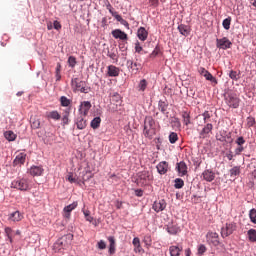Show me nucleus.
<instances>
[{
    "instance_id": "nucleus-37",
    "label": "nucleus",
    "mask_w": 256,
    "mask_h": 256,
    "mask_svg": "<svg viewBox=\"0 0 256 256\" xmlns=\"http://www.w3.org/2000/svg\"><path fill=\"white\" fill-rule=\"evenodd\" d=\"M66 181H69V183H77L79 185V183H81V180H79V178L75 177L73 175V173H68V175L66 176Z\"/></svg>"
},
{
    "instance_id": "nucleus-47",
    "label": "nucleus",
    "mask_w": 256,
    "mask_h": 256,
    "mask_svg": "<svg viewBox=\"0 0 256 256\" xmlns=\"http://www.w3.org/2000/svg\"><path fill=\"white\" fill-rule=\"evenodd\" d=\"M143 242L145 243V245H147V247H151L153 240L151 239V236L149 234H146L143 238Z\"/></svg>"
},
{
    "instance_id": "nucleus-32",
    "label": "nucleus",
    "mask_w": 256,
    "mask_h": 256,
    "mask_svg": "<svg viewBox=\"0 0 256 256\" xmlns=\"http://www.w3.org/2000/svg\"><path fill=\"white\" fill-rule=\"evenodd\" d=\"M182 119H183V123L184 125H191V114H189V112L187 111H183L182 112Z\"/></svg>"
},
{
    "instance_id": "nucleus-57",
    "label": "nucleus",
    "mask_w": 256,
    "mask_h": 256,
    "mask_svg": "<svg viewBox=\"0 0 256 256\" xmlns=\"http://www.w3.org/2000/svg\"><path fill=\"white\" fill-rule=\"evenodd\" d=\"M4 233L6 237H13V229L11 227H5Z\"/></svg>"
},
{
    "instance_id": "nucleus-63",
    "label": "nucleus",
    "mask_w": 256,
    "mask_h": 256,
    "mask_svg": "<svg viewBox=\"0 0 256 256\" xmlns=\"http://www.w3.org/2000/svg\"><path fill=\"white\" fill-rule=\"evenodd\" d=\"M151 7H158L159 0H149Z\"/></svg>"
},
{
    "instance_id": "nucleus-35",
    "label": "nucleus",
    "mask_w": 256,
    "mask_h": 256,
    "mask_svg": "<svg viewBox=\"0 0 256 256\" xmlns=\"http://www.w3.org/2000/svg\"><path fill=\"white\" fill-rule=\"evenodd\" d=\"M32 129H39L41 127V121L35 117L30 118Z\"/></svg>"
},
{
    "instance_id": "nucleus-1",
    "label": "nucleus",
    "mask_w": 256,
    "mask_h": 256,
    "mask_svg": "<svg viewBox=\"0 0 256 256\" xmlns=\"http://www.w3.org/2000/svg\"><path fill=\"white\" fill-rule=\"evenodd\" d=\"M144 137L147 139H153L157 134V129L155 128V119L151 116H147L144 120Z\"/></svg>"
},
{
    "instance_id": "nucleus-26",
    "label": "nucleus",
    "mask_w": 256,
    "mask_h": 256,
    "mask_svg": "<svg viewBox=\"0 0 256 256\" xmlns=\"http://www.w3.org/2000/svg\"><path fill=\"white\" fill-rule=\"evenodd\" d=\"M23 219V214L19 211H15L9 215V220L13 221L14 223L19 222Z\"/></svg>"
},
{
    "instance_id": "nucleus-7",
    "label": "nucleus",
    "mask_w": 256,
    "mask_h": 256,
    "mask_svg": "<svg viewBox=\"0 0 256 256\" xmlns=\"http://www.w3.org/2000/svg\"><path fill=\"white\" fill-rule=\"evenodd\" d=\"M206 241L209 245H213L214 247L219 246L221 243L219 241V234L217 232H208L206 234Z\"/></svg>"
},
{
    "instance_id": "nucleus-53",
    "label": "nucleus",
    "mask_w": 256,
    "mask_h": 256,
    "mask_svg": "<svg viewBox=\"0 0 256 256\" xmlns=\"http://www.w3.org/2000/svg\"><path fill=\"white\" fill-rule=\"evenodd\" d=\"M172 127H175L176 129H181V121L179 118H174L172 120Z\"/></svg>"
},
{
    "instance_id": "nucleus-39",
    "label": "nucleus",
    "mask_w": 256,
    "mask_h": 256,
    "mask_svg": "<svg viewBox=\"0 0 256 256\" xmlns=\"http://www.w3.org/2000/svg\"><path fill=\"white\" fill-rule=\"evenodd\" d=\"M231 16L227 17L226 19L223 20L222 26L226 31H229L231 29Z\"/></svg>"
},
{
    "instance_id": "nucleus-5",
    "label": "nucleus",
    "mask_w": 256,
    "mask_h": 256,
    "mask_svg": "<svg viewBox=\"0 0 256 256\" xmlns=\"http://www.w3.org/2000/svg\"><path fill=\"white\" fill-rule=\"evenodd\" d=\"M153 181V175L149 171H142L138 175L137 184L138 185H149Z\"/></svg>"
},
{
    "instance_id": "nucleus-64",
    "label": "nucleus",
    "mask_w": 256,
    "mask_h": 256,
    "mask_svg": "<svg viewBox=\"0 0 256 256\" xmlns=\"http://www.w3.org/2000/svg\"><path fill=\"white\" fill-rule=\"evenodd\" d=\"M115 19H116V21H119V23L121 22V20L123 19V17H121V15H119V13H114V16H113Z\"/></svg>"
},
{
    "instance_id": "nucleus-9",
    "label": "nucleus",
    "mask_w": 256,
    "mask_h": 256,
    "mask_svg": "<svg viewBox=\"0 0 256 256\" xmlns=\"http://www.w3.org/2000/svg\"><path fill=\"white\" fill-rule=\"evenodd\" d=\"M235 143L237 147L234 150L235 156L241 155L243 151H245V138L243 136H239L236 140Z\"/></svg>"
},
{
    "instance_id": "nucleus-56",
    "label": "nucleus",
    "mask_w": 256,
    "mask_h": 256,
    "mask_svg": "<svg viewBox=\"0 0 256 256\" xmlns=\"http://www.w3.org/2000/svg\"><path fill=\"white\" fill-rule=\"evenodd\" d=\"M159 53H161V49H159V47H156L153 50V52L150 54V58L155 59V57H157V55H159Z\"/></svg>"
},
{
    "instance_id": "nucleus-44",
    "label": "nucleus",
    "mask_w": 256,
    "mask_h": 256,
    "mask_svg": "<svg viewBox=\"0 0 256 256\" xmlns=\"http://www.w3.org/2000/svg\"><path fill=\"white\" fill-rule=\"evenodd\" d=\"M96 247L100 251H103L104 249H107V242H105V240H100L97 242Z\"/></svg>"
},
{
    "instance_id": "nucleus-25",
    "label": "nucleus",
    "mask_w": 256,
    "mask_h": 256,
    "mask_svg": "<svg viewBox=\"0 0 256 256\" xmlns=\"http://www.w3.org/2000/svg\"><path fill=\"white\" fill-rule=\"evenodd\" d=\"M25 159H27V154L20 153L16 156V158L13 161V164L15 166L17 165H23L25 163Z\"/></svg>"
},
{
    "instance_id": "nucleus-31",
    "label": "nucleus",
    "mask_w": 256,
    "mask_h": 256,
    "mask_svg": "<svg viewBox=\"0 0 256 256\" xmlns=\"http://www.w3.org/2000/svg\"><path fill=\"white\" fill-rule=\"evenodd\" d=\"M108 241L110 243V245H109V253H110V255H113V254H115V237L109 236L108 237Z\"/></svg>"
},
{
    "instance_id": "nucleus-23",
    "label": "nucleus",
    "mask_w": 256,
    "mask_h": 256,
    "mask_svg": "<svg viewBox=\"0 0 256 256\" xmlns=\"http://www.w3.org/2000/svg\"><path fill=\"white\" fill-rule=\"evenodd\" d=\"M120 70L118 67L114 65L108 66V72L107 75L108 77H119Z\"/></svg>"
},
{
    "instance_id": "nucleus-51",
    "label": "nucleus",
    "mask_w": 256,
    "mask_h": 256,
    "mask_svg": "<svg viewBox=\"0 0 256 256\" xmlns=\"http://www.w3.org/2000/svg\"><path fill=\"white\" fill-rule=\"evenodd\" d=\"M68 65H69V67H71L73 69V67H75V65H77V58H75L74 56H70L68 58Z\"/></svg>"
},
{
    "instance_id": "nucleus-13",
    "label": "nucleus",
    "mask_w": 256,
    "mask_h": 256,
    "mask_svg": "<svg viewBox=\"0 0 256 256\" xmlns=\"http://www.w3.org/2000/svg\"><path fill=\"white\" fill-rule=\"evenodd\" d=\"M112 36L114 39H120L121 41H127L129 37L127 36V33L122 31L121 29H115L112 31Z\"/></svg>"
},
{
    "instance_id": "nucleus-19",
    "label": "nucleus",
    "mask_w": 256,
    "mask_h": 256,
    "mask_svg": "<svg viewBox=\"0 0 256 256\" xmlns=\"http://www.w3.org/2000/svg\"><path fill=\"white\" fill-rule=\"evenodd\" d=\"M43 171V167L41 166H32L29 169V173L32 177H41V175H43Z\"/></svg>"
},
{
    "instance_id": "nucleus-27",
    "label": "nucleus",
    "mask_w": 256,
    "mask_h": 256,
    "mask_svg": "<svg viewBox=\"0 0 256 256\" xmlns=\"http://www.w3.org/2000/svg\"><path fill=\"white\" fill-rule=\"evenodd\" d=\"M178 31L179 33H181V35H183L184 37H188V35H190L191 33V29H189V26L185 25V24H181L178 26Z\"/></svg>"
},
{
    "instance_id": "nucleus-38",
    "label": "nucleus",
    "mask_w": 256,
    "mask_h": 256,
    "mask_svg": "<svg viewBox=\"0 0 256 256\" xmlns=\"http://www.w3.org/2000/svg\"><path fill=\"white\" fill-rule=\"evenodd\" d=\"M90 125H91L92 129H99V127L101 126V117H95L91 121Z\"/></svg>"
},
{
    "instance_id": "nucleus-16",
    "label": "nucleus",
    "mask_w": 256,
    "mask_h": 256,
    "mask_svg": "<svg viewBox=\"0 0 256 256\" xmlns=\"http://www.w3.org/2000/svg\"><path fill=\"white\" fill-rule=\"evenodd\" d=\"M77 202H73L72 204H69L68 206H65L63 211H64V217L66 219H70L71 217V211H74V209H77Z\"/></svg>"
},
{
    "instance_id": "nucleus-50",
    "label": "nucleus",
    "mask_w": 256,
    "mask_h": 256,
    "mask_svg": "<svg viewBox=\"0 0 256 256\" xmlns=\"http://www.w3.org/2000/svg\"><path fill=\"white\" fill-rule=\"evenodd\" d=\"M250 221L256 225V209H251L249 212Z\"/></svg>"
},
{
    "instance_id": "nucleus-45",
    "label": "nucleus",
    "mask_w": 256,
    "mask_h": 256,
    "mask_svg": "<svg viewBox=\"0 0 256 256\" xmlns=\"http://www.w3.org/2000/svg\"><path fill=\"white\" fill-rule=\"evenodd\" d=\"M56 81H61V64L58 63L55 71Z\"/></svg>"
},
{
    "instance_id": "nucleus-22",
    "label": "nucleus",
    "mask_w": 256,
    "mask_h": 256,
    "mask_svg": "<svg viewBox=\"0 0 256 256\" xmlns=\"http://www.w3.org/2000/svg\"><path fill=\"white\" fill-rule=\"evenodd\" d=\"M128 69L132 71V73H137L141 69V64L137 62H133V60L127 61Z\"/></svg>"
},
{
    "instance_id": "nucleus-46",
    "label": "nucleus",
    "mask_w": 256,
    "mask_h": 256,
    "mask_svg": "<svg viewBox=\"0 0 256 256\" xmlns=\"http://www.w3.org/2000/svg\"><path fill=\"white\" fill-rule=\"evenodd\" d=\"M179 140V136L177 135V133H175V132H172V133H170V135H169V142L170 143H177V141Z\"/></svg>"
},
{
    "instance_id": "nucleus-15",
    "label": "nucleus",
    "mask_w": 256,
    "mask_h": 256,
    "mask_svg": "<svg viewBox=\"0 0 256 256\" xmlns=\"http://www.w3.org/2000/svg\"><path fill=\"white\" fill-rule=\"evenodd\" d=\"M156 169L159 175H165V173L169 171V163L167 161H162L156 166Z\"/></svg>"
},
{
    "instance_id": "nucleus-40",
    "label": "nucleus",
    "mask_w": 256,
    "mask_h": 256,
    "mask_svg": "<svg viewBox=\"0 0 256 256\" xmlns=\"http://www.w3.org/2000/svg\"><path fill=\"white\" fill-rule=\"evenodd\" d=\"M241 174V167L234 166L232 169H230V177H237V175Z\"/></svg>"
},
{
    "instance_id": "nucleus-2",
    "label": "nucleus",
    "mask_w": 256,
    "mask_h": 256,
    "mask_svg": "<svg viewBox=\"0 0 256 256\" xmlns=\"http://www.w3.org/2000/svg\"><path fill=\"white\" fill-rule=\"evenodd\" d=\"M11 187L18 191H29L31 189V182L27 178H20L12 181Z\"/></svg>"
},
{
    "instance_id": "nucleus-43",
    "label": "nucleus",
    "mask_w": 256,
    "mask_h": 256,
    "mask_svg": "<svg viewBox=\"0 0 256 256\" xmlns=\"http://www.w3.org/2000/svg\"><path fill=\"white\" fill-rule=\"evenodd\" d=\"M167 107H168L167 103H165L164 101H159L158 109L159 111H161V113H166Z\"/></svg>"
},
{
    "instance_id": "nucleus-20",
    "label": "nucleus",
    "mask_w": 256,
    "mask_h": 256,
    "mask_svg": "<svg viewBox=\"0 0 256 256\" xmlns=\"http://www.w3.org/2000/svg\"><path fill=\"white\" fill-rule=\"evenodd\" d=\"M202 177H203L204 181L211 183V181L215 180V172H213V170H205L202 173Z\"/></svg>"
},
{
    "instance_id": "nucleus-29",
    "label": "nucleus",
    "mask_w": 256,
    "mask_h": 256,
    "mask_svg": "<svg viewBox=\"0 0 256 256\" xmlns=\"http://www.w3.org/2000/svg\"><path fill=\"white\" fill-rule=\"evenodd\" d=\"M4 137L7 141H15V139H17V134L11 130H8L4 132Z\"/></svg>"
},
{
    "instance_id": "nucleus-28",
    "label": "nucleus",
    "mask_w": 256,
    "mask_h": 256,
    "mask_svg": "<svg viewBox=\"0 0 256 256\" xmlns=\"http://www.w3.org/2000/svg\"><path fill=\"white\" fill-rule=\"evenodd\" d=\"M92 178H93V173H91V171H83L81 178H79V181H81V183H85V181H89V179H92Z\"/></svg>"
},
{
    "instance_id": "nucleus-12",
    "label": "nucleus",
    "mask_w": 256,
    "mask_h": 256,
    "mask_svg": "<svg viewBox=\"0 0 256 256\" xmlns=\"http://www.w3.org/2000/svg\"><path fill=\"white\" fill-rule=\"evenodd\" d=\"M91 109V102L84 101L80 104L79 115L86 116L89 115V110Z\"/></svg>"
},
{
    "instance_id": "nucleus-18",
    "label": "nucleus",
    "mask_w": 256,
    "mask_h": 256,
    "mask_svg": "<svg viewBox=\"0 0 256 256\" xmlns=\"http://www.w3.org/2000/svg\"><path fill=\"white\" fill-rule=\"evenodd\" d=\"M176 169L180 177H185L187 175V164L183 161L176 164Z\"/></svg>"
},
{
    "instance_id": "nucleus-6",
    "label": "nucleus",
    "mask_w": 256,
    "mask_h": 256,
    "mask_svg": "<svg viewBox=\"0 0 256 256\" xmlns=\"http://www.w3.org/2000/svg\"><path fill=\"white\" fill-rule=\"evenodd\" d=\"M237 229V224L235 222L226 223L224 227L221 229V235L223 238L229 237V235H233Z\"/></svg>"
},
{
    "instance_id": "nucleus-34",
    "label": "nucleus",
    "mask_w": 256,
    "mask_h": 256,
    "mask_svg": "<svg viewBox=\"0 0 256 256\" xmlns=\"http://www.w3.org/2000/svg\"><path fill=\"white\" fill-rule=\"evenodd\" d=\"M248 239L250 243H256V230L255 229H250L247 232Z\"/></svg>"
},
{
    "instance_id": "nucleus-3",
    "label": "nucleus",
    "mask_w": 256,
    "mask_h": 256,
    "mask_svg": "<svg viewBox=\"0 0 256 256\" xmlns=\"http://www.w3.org/2000/svg\"><path fill=\"white\" fill-rule=\"evenodd\" d=\"M71 85L74 92L89 93L91 91V88L87 86L85 81H81L79 78H72Z\"/></svg>"
},
{
    "instance_id": "nucleus-58",
    "label": "nucleus",
    "mask_w": 256,
    "mask_h": 256,
    "mask_svg": "<svg viewBox=\"0 0 256 256\" xmlns=\"http://www.w3.org/2000/svg\"><path fill=\"white\" fill-rule=\"evenodd\" d=\"M207 251V247L203 244H201L199 247H198V255H203L205 254Z\"/></svg>"
},
{
    "instance_id": "nucleus-4",
    "label": "nucleus",
    "mask_w": 256,
    "mask_h": 256,
    "mask_svg": "<svg viewBox=\"0 0 256 256\" xmlns=\"http://www.w3.org/2000/svg\"><path fill=\"white\" fill-rule=\"evenodd\" d=\"M224 100H225L226 105H228V107H231L232 109H239L241 99L237 96V94L227 93L224 96Z\"/></svg>"
},
{
    "instance_id": "nucleus-42",
    "label": "nucleus",
    "mask_w": 256,
    "mask_h": 256,
    "mask_svg": "<svg viewBox=\"0 0 256 256\" xmlns=\"http://www.w3.org/2000/svg\"><path fill=\"white\" fill-rule=\"evenodd\" d=\"M181 230L179 229V227L177 226H169L167 228V232L170 234V235H177V233H179Z\"/></svg>"
},
{
    "instance_id": "nucleus-41",
    "label": "nucleus",
    "mask_w": 256,
    "mask_h": 256,
    "mask_svg": "<svg viewBox=\"0 0 256 256\" xmlns=\"http://www.w3.org/2000/svg\"><path fill=\"white\" fill-rule=\"evenodd\" d=\"M174 183H175L174 184L175 189H183V187L185 185V182L181 178H176L174 180Z\"/></svg>"
},
{
    "instance_id": "nucleus-62",
    "label": "nucleus",
    "mask_w": 256,
    "mask_h": 256,
    "mask_svg": "<svg viewBox=\"0 0 256 256\" xmlns=\"http://www.w3.org/2000/svg\"><path fill=\"white\" fill-rule=\"evenodd\" d=\"M53 27L56 29V31H60L61 29V23L57 20L53 22Z\"/></svg>"
},
{
    "instance_id": "nucleus-48",
    "label": "nucleus",
    "mask_w": 256,
    "mask_h": 256,
    "mask_svg": "<svg viewBox=\"0 0 256 256\" xmlns=\"http://www.w3.org/2000/svg\"><path fill=\"white\" fill-rule=\"evenodd\" d=\"M229 77H230V79H233L234 81H239V79H240L239 74L235 70L230 71Z\"/></svg>"
},
{
    "instance_id": "nucleus-21",
    "label": "nucleus",
    "mask_w": 256,
    "mask_h": 256,
    "mask_svg": "<svg viewBox=\"0 0 256 256\" xmlns=\"http://www.w3.org/2000/svg\"><path fill=\"white\" fill-rule=\"evenodd\" d=\"M137 37L140 41H147V37H149V32L145 29V27H140L137 31Z\"/></svg>"
},
{
    "instance_id": "nucleus-52",
    "label": "nucleus",
    "mask_w": 256,
    "mask_h": 256,
    "mask_svg": "<svg viewBox=\"0 0 256 256\" xmlns=\"http://www.w3.org/2000/svg\"><path fill=\"white\" fill-rule=\"evenodd\" d=\"M139 91H145L147 89V80L143 79L139 82L138 85Z\"/></svg>"
},
{
    "instance_id": "nucleus-61",
    "label": "nucleus",
    "mask_w": 256,
    "mask_h": 256,
    "mask_svg": "<svg viewBox=\"0 0 256 256\" xmlns=\"http://www.w3.org/2000/svg\"><path fill=\"white\" fill-rule=\"evenodd\" d=\"M135 51L136 53H141L143 51V47H141V44L139 42L135 43Z\"/></svg>"
},
{
    "instance_id": "nucleus-24",
    "label": "nucleus",
    "mask_w": 256,
    "mask_h": 256,
    "mask_svg": "<svg viewBox=\"0 0 256 256\" xmlns=\"http://www.w3.org/2000/svg\"><path fill=\"white\" fill-rule=\"evenodd\" d=\"M132 245L134 246L135 253H143V248L141 247V240L139 237H135L133 239Z\"/></svg>"
},
{
    "instance_id": "nucleus-54",
    "label": "nucleus",
    "mask_w": 256,
    "mask_h": 256,
    "mask_svg": "<svg viewBox=\"0 0 256 256\" xmlns=\"http://www.w3.org/2000/svg\"><path fill=\"white\" fill-rule=\"evenodd\" d=\"M247 126L248 127H253V125H255L256 121H255V117L250 116L247 118Z\"/></svg>"
},
{
    "instance_id": "nucleus-30",
    "label": "nucleus",
    "mask_w": 256,
    "mask_h": 256,
    "mask_svg": "<svg viewBox=\"0 0 256 256\" xmlns=\"http://www.w3.org/2000/svg\"><path fill=\"white\" fill-rule=\"evenodd\" d=\"M169 251L171 256H179L181 255L183 248H179L178 246H170Z\"/></svg>"
},
{
    "instance_id": "nucleus-10",
    "label": "nucleus",
    "mask_w": 256,
    "mask_h": 256,
    "mask_svg": "<svg viewBox=\"0 0 256 256\" xmlns=\"http://www.w3.org/2000/svg\"><path fill=\"white\" fill-rule=\"evenodd\" d=\"M198 73L205 77L206 81H211V83H215L217 85V78L213 76L212 73L208 72L204 67H200L198 69Z\"/></svg>"
},
{
    "instance_id": "nucleus-17",
    "label": "nucleus",
    "mask_w": 256,
    "mask_h": 256,
    "mask_svg": "<svg viewBox=\"0 0 256 256\" xmlns=\"http://www.w3.org/2000/svg\"><path fill=\"white\" fill-rule=\"evenodd\" d=\"M86 117L87 116H83V115L79 114V116L76 119L77 129L83 130V129H85V127H87Z\"/></svg>"
},
{
    "instance_id": "nucleus-49",
    "label": "nucleus",
    "mask_w": 256,
    "mask_h": 256,
    "mask_svg": "<svg viewBox=\"0 0 256 256\" xmlns=\"http://www.w3.org/2000/svg\"><path fill=\"white\" fill-rule=\"evenodd\" d=\"M86 221L89 223H93V216H91V212L89 210H83Z\"/></svg>"
},
{
    "instance_id": "nucleus-14",
    "label": "nucleus",
    "mask_w": 256,
    "mask_h": 256,
    "mask_svg": "<svg viewBox=\"0 0 256 256\" xmlns=\"http://www.w3.org/2000/svg\"><path fill=\"white\" fill-rule=\"evenodd\" d=\"M166 207H167V202H165V200L161 199V200L154 202L152 209H154V211H156V213H160V211H165Z\"/></svg>"
},
{
    "instance_id": "nucleus-59",
    "label": "nucleus",
    "mask_w": 256,
    "mask_h": 256,
    "mask_svg": "<svg viewBox=\"0 0 256 256\" xmlns=\"http://www.w3.org/2000/svg\"><path fill=\"white\" fill-rule=\"evenodd\" d=\"M112 101H115L116 103H119V105H121V95H119L118 93L114 94L112 96Z\"/></svg>"
},
{
    "instance_id": "nucleus-33",
    "label": "nucleus",
    "mask_w": 256,
    "mask_h": 256,
    "mask_svg": "<svg viewBox=\"0 0 256 256\" xmlns=\"http://www.w3.org/2000/svg\"><path fill=\"white\" fill-rule=\"evenodd\" d=\"M71 103H72L71 99L67 98V96L60 97V105L62 107H70Z\"/></svg>"
},
{
    "instance_id": "nucleus-8",
    "label": "nucleus",
    "mask_w": 256,
    "mask_h": 256,
    "mask_svg": "<svg viewBox=\"0 0 256 256\" xmlns=\"http://www.w3.org/2000/svg\"><path fill=\"white\" fill-rule=\"evenodd\" d=\"M231 45H233V43L231 42V40H229V38L227 37H223L221 39H216V47L218 49H231Z\"/></svg>"
},
{
    "instance_id": "nucleus-11",
    "label": "nucleus",
    "mask_w": 256,
    "mask_h": 256,
    "mask_svg": "<svg viewBox=\"0 0 256 256\" xmlns=\"http://www.w3.org/2000/svg\"><path fill=\"white\" fill-rule=\"evenodd\" d=\"M213 131V124L207 123L203 129L199 133V138L200 139H207L209 137V133Z\"/></svg>"
},
{
    "instance_id": "nucleus-60",
    "label": "nucleus",
    "mask_w": 256,
    "mask_h": 256,
    "mask_svg": "<svg viewBox=\"0 0 256 256\" xmlns=\"http://www.w3.org/2000/svg\"><path fill=\"white\" fill-rule=\"evenodd\" d=\"M62 121H63L64 125L69 124V111H66V114L62 117Z\"/></svg>"
},
{
    "instance_id": "nucleus-36",
    "label": "nucleus",
    "mask_w": 256,
    "mask_h": 256,
    "mask_svg": "<svg viewBox=\"0 0 256 256\" xmlns=\"http://www.w3.org/2000/svg\"><path fill=\"white\" fill-rule=\"evenodd\" d=\"M48 119H53L54 121H59L61 119V114L57 111H51L47 114Z\"/></svg>"
},
{
    "instance_id": "nucleus-55",
    "label": "nucleus",
    "mask_w": 256,
    "mask_h": 256,
    "mask_svg": "<svg viewBox=\"0 0 256 256\" xmlns=\"http://www.w3.org/2000/svg\"><path fill=\"white\" fill-rule=\"evenodd\" d=\"M202 117H203L204 123H207L211 119V114L209 113V111H205L202 114Z\"/></svg>"
}]
</instances>
